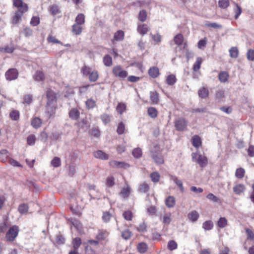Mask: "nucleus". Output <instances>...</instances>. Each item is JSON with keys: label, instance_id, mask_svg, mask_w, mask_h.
I'll return each instance as SVG.
<instances>
[{"label": "nucleus", "instance_id": "1", "mask_svg": "<svg viewBox=\"0 0 254 254\" xmlns=\"http://www.w3.org/2000/svg\"><path fill=\"white\" fill-rule=\"evenodd\" d=\"M114 75L119 79H123L127 76L128 73L121 65L114 66L112 69Z\"/></svg>", "mask_w": 254, "mask_h": 254}, {"label": "nucleus", "instance_id": "2", "mask_svg": "<svg viewBox=\"0 0 254 254\" xmlns=\"http://www.w3.org/2000/svg\"><path fill=\"white\" fill-rule=\"evenodd\" d=\"M19 228L17 226L14 225L11 227L6 233L5 238L7 241L12 242L18 236Z\"/></svg>", "mask_w": 254, "mask_h": 254}, {"label": "nucleus", "instance_id": "3", "mask_svg": "<svg viewBox=\"0 0 254 254\" xmlns=\"http://www.w3.org/2000/svg\"><path fill=\"white\" fill-rule=\"evenodd\" d=\"M19 72L16 68H12L8 69L5 73V78L8 81L16 79L18 78Z\"/></svg>", "mask_w": 254, "mask_h": 254}, {"label": "nucleus", "instance_id": "4", "mask_svg": "<svg viewBox=\"0 0 254 254\" xmlns=\"http://www.w3.org/2000/svg\"><path fill=\"white\" fill-rule=\"evenodd\" d=\"M175 126L178 131L184 130L187 126V122L184 118H180L175 123Z\"/></svg>", "mask_w": 254, "mask_h": 254}, {"label": "nucleus", "instance_id": "5", "mask_svg": "<svg viewBox=\"0 0 254 254\" xmlns=\"http://www.w3.org/2000/svg\"><path fill=\"white\" fill-rule=\"evenodd\" d=\"M13 5L17 7L18 11L26 12L28 10L27 4L24 3L22 0H13Z\"/></svg>", "mask_w": 254, "mask_h": 254}, {"label": "nucleus", "instance_id": "6", "mask_svg": "<svg viewBox=\"0 0 254 254\" xmlns=\"http://www.w3.org/2000/svg\"><path fill=\"white\" fill-rule=\"evenodd\" d=\"M149 30L150 28L147 24H138L137 30L141 35H145Z\"/></svg>", "mask_w": 254, "mask_h": 254}, {"label": "nucleus", "instance_id": "7", "mask_svg": "<svg viewBox=\"0 0 254 254\" xmlns=\"http://www.w3.org/2000/svg\"><path fill=\"white\" fill-rule=\"evenodd\" d=\"M10 155L8 151L6 149H2L0 151V161L1 162H5L8 160Z\"/></svg>", "mask_w": 254, "mask_h": 254}, {"label": "nucleus", "instance_id": "8", "mask_svg": "<svg viewBox=\"0 0 254 254\" xmlns=\"http://www.w3.org/2000/svg\"><path fill=\"white\" fill-rule=\"evenodd\" d=\"M198 96L203 99L207 98L209 95V91L206 87L200 88L198 90Z\"/></svg>", "mask_w": 254, "mask_h": 254}, {"label": "nucleus", "instance_id": "9", "mask_svg": "<svg viewBox=\"0 0 254 254\" xmlns=\"http://www.w3.org/2000/svg\"><path fill=\"white\" fill-rule=\"evenodd\" d=\"M80 116L79 111L75 108L71 109L69 112V117L70 119L77 120Z\"/></svg>", "mask_w": 254, "mask_h": 254}, {"label": "nucleus", "instance_id": "10", "mask_svg": "<svg viewBox=\"0 0 254 254\" xmlns=\"http://www.w3.org/2000/svg\"><path fill=\"white\" fill-rule=\"evenodd\" d=\"M109 235V233L104 230H99L98 234L96 235V239L98 241H102L105 240Z\"/></svg>", "mask_w": 254, "mask_h": 254}, {"label": "nucleus", "instance_id": "11", "mask_svg": "<svg viewBox=\"0 0 254 254\" xmlns=\"http://www.w3.org/2000/svg\"><path fill=\"white\" fill-rule=\"evenodd\" d=\"M225 98V91L223 89H219L216 91L215 99L218 102H220Z\"/></svg>", "mask_w": 254, "mask_h": 254}, {"label": "nucleus", "instance_id": "12", "mask_svg": "<svg viewBox=\"0 0 254 254\" xmlns=\"http://www.w3.org/2000/svg\"><path fill=\"white\" fill-rule=\"evenodd\" d=\"M149 76L153 78H156L159 75V69L156 66H152L148 70Z\"/></svg>", "mask_w": 254, "mask_h": 254}, {"label": "nucleus", "instance_id": "13", "mask_svg": "<svg viewBox=\"0 0 254 254\" xmlns=\"http://www.w3.org/2000/svg\"><path fill=\"white\" fill-rule=\"evenodd\" d=\"M152 157L157 164H162L164 163L163 158L160 153L155 152L152 154Z\"/></svg>", "mask_w": 254, "mask_h": 254}, {"label": "nucleus", "instance_id": "14", "mask_svg": "<svg viewBox=\"0 0 254 254\" xmlns=\"http://www.w3.org/2000/svg\"><path fill=\"white\" fill-rule=\"evenodd\" d=\"M192 144L195 148H198L201 145L200 137L197 135H194L192 138Z\"/></svg>", "mask_w": 254, "mask_h": 254}, {"label": "nucleus", "instance_id": "15", "mask_svg": "<svg viewBox=\"0 0 254 254\" xmlns=\"http://www.w3.org/2000/svg\"><path fill=\"white\" fill-rule=\"evenodd\" d=\"M25 12H22V11L17 10L15 13L14 16L13 17L12 23L14 24L18 23L21 19V17L23 13Z\"/></svg>", "mask_w": 254, "mask_h": 254}, {"label": "nucleus", "instance_id": "16", "mask_svg": "<svg viewBox=\"0 0 254 254\" xmlns=\"http://www.w3.org/2000/svg\"><path fill=\"white\" fill-rule=\"evenodd\" d=\"M150 99L152 104H158L159 101V97L158 94L156 91H151L150 92Z\"/></svg>", "mask_w": 254, "mask_h": 254}, {"label": "nucleus", "instance_id": "17", "mask_svg": "<svg viewBox=\"0 0 254 254\" xmlns=\"http://www.w3.org/2000/svg\"><path fill=\"white\" fill-rule=\"evenodd\" d=\"M94 155L95 157L102 160H107L109 158L108 155L104 153L101 150H98L94 152Z\"/></svg>", "mask_w": 254, "mask_h": 254}, {"label": "nucleus", "instance_id": "18", "mask_svg": "<svg viewBox=\"0 0 254 254\" xmlns=\"http://www.w3.org/2000/svg\"><path fill=\"white\" fill-rule=\"evenodd\" d=\"M176 203L175 198L173 196H168L165 200V204L169 208L173 207Z\"/></svg>", "mask_w": 254, "mask_h": 254}, {"label": "nucleus", "instance_id": "19", "mask_svg": "<svg viewBox=\"0 0 254 254\" xmlns=\"http://www.w3.org/2000/svg\"><path fill=\"white\" fill-rule=\"evenodd\" d=\"M47 98L49 103H52L56 100V95L55 93L51 90L47 91Z\"/></svg>", "mask_w": 254, "mask_h": 254}, {"label": "nucleus", "instance_id": "20", "mask_svg": "<svg viewBox=\"0 0 254 254\" xmlns=\"http://www.w3.org/2000/svg\"><path fill=\"white\" fill-rule=\"evenodd\" d=\"M199 216L198 213L196 211L193 210L188 214V217L190 220L194 222L197 220Z\"/></svg>", "mask_w": 254, "mask_h": 254}, {"label": "nucleus", "instance_id": "21", "mask_svg": "<svg viewBox=\"0 0 254 254\" xmlns=\"http://www.w3.org/2000/svg\"><path fill=\"white\" fill-rule=\"evenodd\" d=\"M245 189L246 188L244 185L238 184L233 188V191L236 194H240L245 191Z\"/></svg>", "mask_w": 254, "mask_h": 254}, {"label": "nucleus", "instance_id": "22", "mask_svg": "<svg viewBox=\"0 0 254 254\" xmlns=\"http://www.w3.org/2000/svg\"><path fill=\"white\" fill-rule=\"evenodd\" d=\"M196 162L201 167H204L207 163L206 157L202 156L201 155H199Z\"/></svg>", "mask_w": 254, "mask_h": 254}, {"label": "nucleus", "instance_id": "23", "mask_svg": "<svg viewBox=\"0 0 254 254\" xmlns=\"http://www.w3.org/2000/svg\"><path fill=\"white\" fill-rule=\"evenodd\" d=\"M229 77V74L226 71H221L218 75L219 80L221 82H226Z\"/></svg>", "mask_w": 254, "mask_h": 254}, {"label": "nucleus", "instance_id": "24", "mask_svg": "<svg viewBox=\"0 0 254 254\" xmlns=\"http://www.w3.org/2000/svg\"><path fill=\"white\" fill-rule=\"evenodd\" d=\"M172 179L173 182L179 187L181 192H184L185 191V189L183 185V182L181 180L178 179L176 176H172Z\"/></svg>", "mask_w": 254, "mask_h": 254}, {"label": "nucleus", "instance_id": "25", "mask_svg": "<svg viewBox=\"0 0 254 254\" xmlns=\"http://www.w3.org/2000/svg\"><path fill=\"white\" fill-rule=\"evenodd\" d=\"M35 80L37 81H43L45 79V75L43 71L38 70L33 76Z\"/></svg>", "mask_w": 254, "mask_h": 254}, {"label": "nucleus", "instance_id": "26", "mask_svg": "<svg viewBox=\"0 0 254 254\" xmlns=\"http://www.w3.org/2000/svg\"><path fill=\"white\" fill-rule=\"evenodd\" d=\"M82 27L80 25L74 24L72 26V31L75 35H79L81 33Z\"/></svg>", "mask_w": 254, "mask_h": 254}, {"label": "nucleus", "instance_id": "27", "mask_svg": "<svg viewBox=\"0 0 254 254\" xmlns=\"http://www.w3.org/2000/svg\"><path fill=\"white\" fill-rule=\"evenodd\" d=\"M124 38V32L122 30H118L114 34V38L117 41H122Z\"/></svg>", "mask_w": 254, "mask_h": 254}, {"label": "nucleus", "instance_id": "28", "mask_svg": "<svg viewBox=\"0 0 254 254\" xmlns=\"http://www.w3.org/2000/svg\"><path fill=\"white\" fill-rule=\"evenodd\" d=\"M228 221L225 217H220L218 221L217 225L220 228H223L227 225Z\"/></svg>", "mask_w": 254, "mask_h": 254}, {"label": "nucleus", "instance_id": "29", "mask_svg": "<svg viewBox=\"0 0 254 254\" xmlns=\"http://www.w3.org/2000/svg\"><path fill=\"white\" fill-rule=\"evenodd\" d=\"M171 213H167L165 214L161 218L162 222L166 225H169L171 221Z\"/></svg>", "mask_w": 254, "mask_h": 254}, {"label": "nucleus", "instance_id": "30", "mask_svg": "<svg viewBox=\"0 0 254 254\" xmlns=\"http://www.w3.org/2000/svg\"><path fill=\"white\" fill-rule=\"evenodd\" d=\"M202 61L200 57H197L196 60L193 65V70L194 71H197L200 68Z\"/></svg>", "mask_w": 254, "mask_h": 254}, {"label": "nucleus", "instance_id": "31", "mask_svg": "<svg viewBox=\"0 0 254 254\" xmlns=\"http://www.w3.org/2000/svg\"><path fill=\"white\" fill-rule=\"evenodd\" d=\"M42 124L41 120L37 117L34 118L31 121V125L35 128H39Z\"/></svg>", "mask_w": 254, "mask_h": 254}, {"label": "nucleus", "instance_id": "32", "mask_svg": "<svg viewBox=\"0 0 254 254\" xmlns=\"http://www.w3.org/2000/svg\"><path fill=\"white\" fill-rule=\"evenodd\" d=\"M75 23L81 25L85 22V16L83 14H78L75 18Z\"/></svg>", "mask_w": 254, "mask_h": 254}, {"label": "nucleus", "instance_id": "33", "mask_svg": "<svg viewBox=\"0 0 254 254\" xmlns=\"http://www.w3.org/2000/svg\"><path fill=\"white\" fill-rule=\"evenodd\" d=\"M103 63L106 66H111L113 64L112 58L109 55H106L103 58Z\"/></svg>", "mask_w": 254, "mask_h": 254}, {"label": "nucleus", "instance_id": "34", "mask_svg": "<svg viewBox=\"0 0 254 254\" xmlns=\"http://www.w3.org/2000/svg\"><path fill=\"white\" fill-rule=\"evenodd\" d=\"M73 247L75 251H77L81 244V240L79 237H76L73 240Z\"/></svg>", "mask_w": 254, "mask_h": 254}, {"label": "nucleus", "instance_id": "35", "mask_svg": "<svg viewBox=\"0 0 254 254\" xmlns=\"http://www.w3.org/2000/svg\"><path fill=\"white\" fill-rule=\"evenodd\" d=\"M177 81L176 76L173 74L169 75L166 78V82L169 85H173Z\"/></svg>", "mask_w": 254, "mask_h": 254}, {"label": "nucleus", "instance_id": "36", "mask_svg": "<svg viewBox=\"0 0 254 254\" xmlns=\"http://www.w3.org/2000/svg\"><path fill=\"white\" fill-rule=\"evenodd\" d=\"M18 210L21 214H25L28 211V206L27 204L22 203L19 205Z\"/></svg>", "mask_w": 254, "mask_h": 254}, {"label": "nucleus", "instance_id": "37", "mask_svg": "<svg viewBox=\"0 0 254 254\" xmlns=\"http://www.w3.org/2000/svg\"><path fill=\"white\" fill-rule=\"evenodd\" d=\"M137 250L140 253H145L148 248L147 245L145 243H140L137 246Z\"/></svg>", "mask_w": 254, "mask_h": 254}, {"label": "nucleus", "instance_id": "38", "mask_svg": "<svg viewBox=\"0 0 254 254\" xmlns=\"http://www.w3.org/2000/svg\"><path fill=\"white\" fill-rule=\"evenodd\" d=\"M50 12L54 15L58 14L61 12V10L59 6L56 4L51 5L50 7Z\"/></svg>", "mask_w": 254, "mask_h": 254}, {"label": "nucleus", "instance_id": "39", "mask_svg": "<svg viewBox=\"0 0 254 254\" xmlns=\"http://www.w3.org/2000/svg\"><path fill=\"white\" fill-rule=\"evenodd\" d=\"M19 112L17 110H13L9 114L11 119L14 121H18L19 119Z\"/></svg>", "mask_w": 254, "mask_h": 254}, {"label": "nucleus", "instance_id": "40", "mask_svg": "<svg viewBox=\"0 0 254 254\" xmlns=\"http://www.w3.org/2000/svg\"><path fill=\"white\" fill-rule=\"evenodd\" d=\"M130 191V188L127 186L126 188H123L120 192L121 195L125 198L128 196Z\"/></svg>", "mask_w": 254, "mask_h": 254}, {"label": "nucleus", "instance_id": "41", "mask_svg": "<svg viewBox=\"0 0 254 254\" xmlns=\"http://www.w3.org/2000/svg\"><path fill=\"white\" fill-rule=\"evenodd\" d=\"M230 56L232 58H236L238 56L239 51L237 47H232L229 50Z\"/></svg>", "mask_w": 254, "mask_h": 254}, {"label": "nucleus", "instance_id": "42", "mask_svg": "<svg viewBox=\"0 0 254 254\" xmlns=\"http://www.w3.org/2000/svg\"><path fill=\"white\" fill-rule=\"evenodd\" d=\"M148 115L152 118H155L157 116V111L154 107H150L147 110Z\"/></svg>", "mask_w": 254, "mask_h": 254}, {"label": "nucleus", "instance_id": "43", "mask_svg": "<svg viewBox=\"0 0 254 254\" xmlns=\"http://www.w3.org/2000/svg\"><path fill=\"white\" fill-rule=\"evenodd\" d=\"M51 164L54 167H59L61 165V159L59 157H55L51 161Z\"/></svg>", "mask_w": 254, "mask_h": 254}, {"label": "nucleus", "instance_id": "44", "mask_svg": "<svg viewBox=\"0 0 254 254\" xmlns=\"http://www.w3.org/2000/svg\"><path fill=\"white\" fill-rule=\"evenodd\" d=\"M112 165L119 168H127L129 167V165L127 163L124 162H119L116 161H114L112 162Z\"/></svg>", "mask_w": 254, "mask_h": 254}, {"label": "nucleus", "instance_id": "45", "mask_svg": "<svg viewBox=\"0 0 254 254\" xmlns=\"http://www.w3.org/2000/svg\"><path fill=\"white\" fill-rule=\"evenodd\" d=\"M112 216L113 215L112 213L110 212H104L102 216V219L104 222L107 223L110 220Z\"/></svg>", "mask_w": 254, "mask_h": 254}, {"label": "nucleus", "instance_id": "46", "mask_svg": "<svg viewBox=\"0 0 254 254\" xmlns=\"http://www.w3.org/2000/svg\"><path fill=\"white\" fill-rule=\"evenodd\" d=\"M116 110L118 113L122 115L126 110V105L125 104L123 103H119L117 106Z\"/></svg>", "mask_w": 254, "mask_h": 254}, {"label": "nucleus", "instance_id": "47", "mask_svg": "<svg viewBox=\"0 0 254 254\" xmlns=\"http://www.w3.org/2000/svg\"><path fill=\"white\" fill-rule=\"evenodd\" d=\"M98 74L96 71H92L89 74V79L91 82L96 81L98 79Z\"/></svg>", "mask_w": 254, "mask_h": 254}, {"label": "nucleus", "instance_id": "48", "mask_svg": "<svg viewBox=\"0 0 254 254\" xmlns=\"http://www.w3.org/2000/svg\"><path fill=\"white\" fill-rule=\"evenodd\" d=\"M178 245L174 240H170L168 242L167 248L170 251H173L177 248Z\"/></svg>", "mask_w": 254, "mask_h": 254}, {"label": "nucleus", "instance_id": "49", "mask_svg": "<svg viewBox=\"0 0 254 254\" xmlns=\"http://www.w3.org/2000/svg\"><path fill=\"white\" fill-rule=\"evenodd\" d=\"M202 227L205 230H210L213 227V223L211 221H206L203 223Z\"/></svg>", "mask_w": 254, "mask_h": 254}, {"label": "nucleus", "instance_id": "50", "mask_svg": "<svg viewBox=\"0 0 254 254\" xmlns=\"http://www.w3.org/2000/svg\"><path fill=\"white\" fill-rule=\"evenodd\" d=\"M85 104L86 106V107L88 109H93L96 106V102L95 100L90 99H88L86 102Z\"/></svg>", "mask_w": 254, "mask_h": 254}, {"label": "nucleus", "instance_id": "51", "mask_svg": "<svg viewBox=\"0 0 254 254\" xmlns=\"http://www.w3.org/2000/svg\"><path fill=\"white\" fill-rule=\"evenodd\" d=\"M111 116L107 114H104L102 115L100 117V118L103 122V123L105 125H107V124L109 123L111 121Z\"/></svg>", "mask_w": 254, "mask_h": 254}, {"label": "nucleus", "instance_id": "52", "mask_svg": "<svg viewBox=\"0 0 254 254\" xmlns=\"http://www.w3.org/2000/svg\"><path fill=\"white\" fill-rule=\"evenodd\" d=\"M132 155L136 158H139L142 156V150L140 148L134 149L132 152Z\"/></svg>", "mask_w": 254, "mask_h": 254}, {"label": "nucleus", "instance_id": "53", "mask_svg": "<svg viewBox=\"0 0 254 254\" xmlns=\"http://www.w3.org/2000/svg\"><path fill=\"white\" fill-rule=\"evenodd\" d=\"M174 42L178 45H181L183 42V36L181 34H177L174 37Z\"/></svg>", "mask_w": 254, "mask_h": 254}, {"label": "nucleus", "instance_id": "54", "mask_svg": "<svg viewBox=\"0 0 254 254\" xmlns=\"http://www.w3.org/2000/svg\"><path fill=\"white\" fill-rule=\"evenodd\" d=\"M147 17L146 11L145 10H141L138 14V19L141 21L144 22L146 20Z\"/></svg>", "mask_w": 254, "mask_h": 254}, {"label": "nucleus", "instance_id": "55", "mask_svg": "<svg viewBox=\"0 0 254 254\" xmlns=\"http://www.w3.org/2000/svg\"><path fill=\"white\" fill-rule=\"evenodd\" d=\"M125 129V126L123 122L120 123L117 127V133L119 135L122 134L124 133Z\"/></svg>", "mask_w": 254, "mask_h": 254}, {"label": "nucleus", "instance_id": "56", "mask_svg": "<svg viewBox=\"0 0 254 254\" xmlns=\"http://www.w3.org/2000/svg\"><path fill=\"white\" fill-rule=\"evenodd\" d=\"M150 178L153 182L157 183L159 181L160 175L158 172H154L150 174Z\"/></svg>", "mask_w": 254, "mask_h": 254}, {"label": "nucleus", "instance_id": "57", "mask_svg": "<svg viewBox=\"0 0 254 254\" xmlns=\"http://www.w3.org/2000/svg\"><path fill=\"white\" fill-rule=\"evenodd\" d=\"M132 235V233L129 230H126L124 231L122 233V237L125 240H128L130 238Z\"/></svg>", "mask_w": 254, "mask_h": 254}, {"label": "nucleus", "instance_id": "58", "mask_svg": "<svg viewBox=\"0 0 254 254\" xmlns=\"http://www.w3.org/2000/svg\"><path fill=\"white\" fill-rule=\"evenodd\" d=\"M245 174V170L242 168H240L236 170L235 175L236 177L239 179H242L244 177Z\"/></svg>", "mask_w": 254, "mask_h": 254}, {"label": "nucleus", "instance_id": "59", "mask_svg": "<svg viewBox=\"0 0 254 254\" xmlns=\"http://www.w3.org/2000/svg\"><path fill=\"white\" fill-rule=\"evenodd\" d=\"M218 4L221 8H226L229 5V0H219Z\"/></svg>", "mask_w": 254, "mask_h": 254}, {"label": "nucleus", "instance_id": "60", "mask_svg": "<svg viewBox=\"0 0 254 254\" xmlns=\"http://www.w3.org/2000/svg\"><path fill=\"white\" fill-rule=\"evenodd\" d=\"M36 137L33 134L29 135L27 138V144L29 145H33L35 142Z\"/></svg>", "mask_w": 254, "mask_h": 254}, {"label": "nucleus", "instance_id": "61", "mask_svg": "<svg viewBox=\"0 0 254 254\" xmlns=\"http://www.w3.org/2000/svg\"><path fill=\"white\" fill-rule=\"evenodd\" d=\"M14 48L12 46H5L4 48L0 47V51L1 52H5L7 53H11L13 52Z\"/></svg>", "mask_w": 254, "mask_h": 254}, {"label": "nucleus", "instance_id": "62", "mask_svg": "<svg viewBox=\"0 0 254 254\" xmlns=\"http://www.w3.org/2000/svg\"><path fill=\"white\" fill-rule=\"evenodd\" d=\"M123 216L124 218L127 221H130L132 220V213L130 211H125L123 214Z\"/></svg>", "mask_w": 254, "mask_h": 254}, {"label": "nucleus", "instance_id": "63", "mask_svg": "<svg viewBox=\"0 0 254 254\" xmlns=\"http://www.w3.org/2000/svg\"><path fill=\"white\" fill-rule=\"evenodd\" d=\"M106 185L108 187H112L115 185V179L113 177H108L106 179Z\"/></svg>", "mask_w": 254, "mask_h": 254}, {"label": "nucleus", "instance_id": "64", "mask_svg": "<svg viewBox=\"0 0 254 254\" xmlns=\"http://www.w3.org/2000/svg\"><path fill=\"white\" fill-rule=\"evenodd\" d=\"M247 57L248 60L251 61H254V50H249L247 53Z\"/></svg>", "mask_w": 254, "mask_h": 254}]
</instances>
